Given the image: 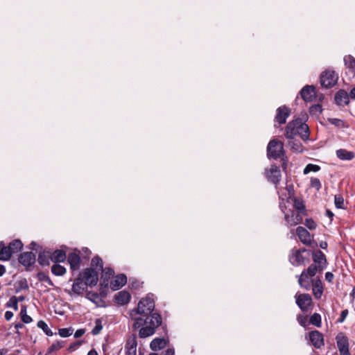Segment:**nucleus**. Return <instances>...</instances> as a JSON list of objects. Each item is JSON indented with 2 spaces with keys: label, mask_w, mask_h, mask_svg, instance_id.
Instances as JSON below:
<instances>
[{
  "label": "nucleus",
  "mask_w": 355,
  "mask_h": 355,
  "mask_svg": "<svg viewBox=\"0 0 355 355\" xmlns=\"http://www.w3.org/2000/svg\"><path fill=\"white\" fill-rule=\"evenodd\" d=\"M142 317L134 318V323L132 328L136 330L139 329V337L140 338H146L153 336L156 329L162 324V319L161 315L157 313Z\"/></svg>",
  "instance_id": "1"
},
{
  "label": "nucleus",
  "mask_w": 355,
  "mask_h": 355,
  "mask_svg": "<svg viewBox=\"0 0 355 355\" xmlns=\"http://www.w3.org/2000/svg\"><path fill=\"white\" fill-rule=\"evenodd\" d=\"M311 258V251L306 248H293L288 255L289 262L293 266L305 265L310 261Z\"/></svg>",
  "instance_id": "2"
},
{
  "label": "nucleus",
  "mask_w": 355,
  "mask_h": 355,
  "mask_svg": "<svg viewBox=\"0 0 355 355\" xmlns=\"http://www.w3.org/2000/svg\"><path fill=\"white\" fill-rule=\"evenodd\" d=\"M323 270H320L318 266L311 264L306 269H304L298 277V284L300 286L306 291L311 289L310 282L314 279L317 273H320Z\"/></svg>",
  "instance_id": "3"
},
{
  "label": "nucleus",
  "mask_w": 355,
  "mask_h": 355,
  "mask_svg": "<svg viewBox=\"0 0 355 355\" xmlns=\"http://www.w3.org/2000/svg\"><path fill=\"white\" fill-rule=\"evenodd\" d=\"M155 302L153 300L147 296L142 298L138 303L137 307L132 311V313L139 314L141 316H146L153 313L155 309Z\"/></svg>",
  "instance_id": "4"
},
{
  "label": "nucleus",
  "mask_w": 355,
  "mask_h": 355,
  "mask_svg": "<svg viewBox=\"0 0 355 355\" xmlns=\"http://www.w3.org/2000/svg\"><path fill=\"white\" fill-rule=\"evenodd\" d=\"M284 155V144L276 139H272L268 144L267 155L269 159H277Z\"/></svg>",
  "instance_id": "5"
},
{
  "label": "nucleus",
  "mask_w": 355,
  "mask_h": 355,
  "mask_svg": "<svg viewBox=\"0 0 355 355\" xmlns=\"http://www.w3.org/2000/svg\"><path fill=\"white\" fill-rule=\"evenodd\" d=\"M338 80V74L332 70H326L320 76V84L322 87L326 89L334 87L337 83Z\"/></svg>",
  "instance_id": "6"
},
{
  "label": "nucleus",
  "mask_w": 355,
  "mask_h": 355,
  "mask_svg": "<svg viewBox=\"0 0 355 355\" xmlns=\"http://www.w3.org/2000/svg\"><path fill=\"white\" fill-rule=\"evenodd\" d=\"M79 275L87 286L93 287L97 284L98 274L94 268H87L80 272Z\"/></svg>",
  "instance_id": "7"
},
{
  "label": "nucleus",
  "mask_w": 355,
  "mask_h": 355,
  "mask_svg": "<svg viewBox=\"0 0 355 355\" xmlns=\"http://www.w3.org/2000/svg\"><path fill=\"white\" fill-rule=\"evenodd\" d=\"M336 344L340 355H350L349 351V339L343 334L339 333L336 337Z\"/></svg>",
  "instance_id": "8"
},
{
  "label": "nucleus",
  "mask_w": 355,
  "mask_h": 355,
  "mask_svg": "<svg viewBox=\"0 0 355 355\" xmlns=\"http://www.w3.org/2000/svg\"><path fill=\"white\" fill-rule=\"evenodd\" d=\"M296 304L299 308L303 311H307L312 304V298L309 294L302 293L296 294L295 296Z\"/></svg>",
  "instance_id": "9"
},
{
  "label": "nucleus",
  "mask_w": 355,
  "mask_h": 355,
  "mask_svg": "<svg viewBox=\"0 0 355 355\" xmlns=\"http://www.w3.org/2000/svg\"><path fill=\"white\" fill-rule=\"evenodd\" d=\"M266 175L268 181L271 182L276 187L281 180V171L279 168L272 164L269 169L266 170Z\"/></svg>",
  "instance_id": "10"
},
{
  "label": "nucleus",
  "mask_w": 355,
  "mask_h": 355,
  "mask_svg": "<svg viewBox=\"0 0 355 355\" xmlns=\"http://www.w3.org/2000/svg\"><path fill=\"white\" fill-rule=\"evenodd\" d=\"M300 123V119L297 118L290 121L286 126L284 135L288 139H293L297 135L298 124Z\"/></svg>",
  "instance_id": "11"
},
{
  "label": "nucleus",
  "mask_w": 355,
  "mask_h": 355,
  "mask_svg": "<svg viewBox=\"0 0 355 355\" xmlns=\"http://www.w3.org/2000/svg\"><path fill=\"white\" fill-rule=\"evenodd\" d=\"M310 284L314 297L317 300L320 299L324 292L323 283L321 279L319 277H315L311 280Z\"/></svg>",
  "instance_id": "12"
},
{
  "label": "nucleus",
  "mask_w": 355,
  "mask_h": 355,
  "mask_svg": "<svg viewBox=\"0 0 355 355\" xmlns=\"http://www.w3.org/2000/svg\"><path fill=\"white\" fill-rule=\"evenodd\" d=\"M311 257L313 261V265L318 266L320 270H324L326 268L327 262L326 257L322 251L311 252Z\"/></svg>",
  "instance_id": "13"
},
{
  "label": "nucleus",
  "mask_w": 355,
  "mask_h": 355,
  "mask_svg": "<svg viewBox=\"0 0 355 355\" xmlns=\"http://www.w3.org/2000/svg\"><path fill=\"white\" fill-rule=\"evenodd\" d=\"M291 114V110L286 105H282L277 109L275 121L279 124H284Z\"/></svg>",
  "instance_id": "14"
},
{
  "label": "nucleus",
  "mask_w": 355,
  "mask_h": 355,
  "mask_svg": "<svg viewBox=\"0 0 355 355\" xmlns=\"http://www.w3.org/2000/svg\"><path fill=\"white\" fill-rule=\"evenodd\" d=\"M309 338L310 342L315 348L320 349L324 345V337L322 334L319 331H311L309 334Z\"/></svg>",
  "instance_id": "15"
},
{
  "label": "nucleus",
  "mask_w": 355,
  "mask_h": 355,
  "mask_svg": "<svg viewBox=\"0 0 355 355\" xmlns=\"http://www.w3.org/2000/svg\"><path fill=\"white\" fill-rule=\"evenodd\" d=\"M18 259L21 265L27 268L35 263L36 257L32 252H25L19 255Z\"/></svg>",
  "instance_id": "16"
},
{
  "label": "nucleus",
  "mask_w": 355,
  "mask_h": 355,
  "mask_svg": "<svg viewBox=\"0 0 355 355\" xmlns=\"http://www.w3.org/2000/svg\"><path fill=\"white\" fill-rule=\"evenodd\" d=\"M296 234L303 244L306 245H310L311 244L312 236L304 227L302 226L297 227L296 228Z\"/></svg>",
  "instance_id": "17"
},
{
  "label": "nucleus",
  "mask_w": 355,
  "mask_h": 355,
  "mask_svg": "<svg viewBox=\"0 0 355 355\" xmlns=\"http://www.w3.org/2000/svg\"><path fill=\"white\" fill-rule=\"evenodd\" d=\"M301 213H296L293 211L291 212V214H285L284 218L286 222V225L288 226H295L297 224L302 223V216L301 215Z\"/></svg>",
  "instance_id": "18"
},
{
  "label": "nucleus",
  "mask_w": 355,
  "mask_h": 355,
  "mask_svg": "<svg viewBox=\"0 0 355 355\" xmlns=\"http://www.w3.org/2000/svg\"><path fill=\"white\" fill-rule=\"evenodd\" d=\"M300 94L305 101L311 102L315 97V87L313 85H306L301 89Z\"/></svg>",
  "instance_id": "19"
},
{
  "label": "nucleus",
  "mask_w": 355,
  "mask_h": 355,
  "mask_svg": "<svg viewBox=\"0 0 355 355\" xmlns=\"http://www.w3.org/2000/svg\"><path fill=\"white\" fill-rule=\"evenodd\" d=\"M87 286L83 280V278L80 277V275L74 280L73 284L72 285L71 291H69V295H71V293L76 295L82 294L86 289Z\"/></svg>",
  "instance_id": "20"
},
{
  "label": "nucleus",
  "mask_w": 355,
  "mask_h": 355,
  "mask_svg": "<svg viewBox=\"0 0 355 355\" xmlns=\"http://www.w3.org/2000/svg\"><path fill=\"white\" fill-rule=\"evenodd\" d=\"M137 341L135 335L130 337L125 343V355H136L137 354Z\"/></svg>",
  "instance_id": "21"
},
{
  "label": "nucleus",
  "mask_w": 355,
  "mask_h": 355,
  "mask_svg": "<svg viewBox=\"0 0 355 355\" xmlns=\"http://www.w3.org/2000/svg\"><path fill=\"white\" fill-rule=\"evenodd\" d=\"M349 94H348L346 91L344 89H340L335 95L336 103L339 106L347 105L349 102Z\"/></svg>",
  "instance_id": "22"
},
{
  "label": "nucleus",
  "mask_w": 355,
  "mask_h": 355,
  "mask_svg": "<svg viewBox=\"0 0 355 355\" xmlns=\"http://www.w3.org/2000/svg\"><path fill=\"white\" fill-rule=\"evenodd\" d=\"M67 261L72 270H78L80 266V257L76 252H71L67 257Z\"/></svg>",
  "instance_id": "23"
},
{
  "label": "nucleus",
  "mask_w": 355,
  "mask_h": 355,
  "mask_svg": "<svg viewBox=\"0 0 355 355\" xmlns=\"http://www.w3.org/2000/svg\"><path fill=\"white\" fill-rule=\"evenodd\" d=\"M127 282V277L124 274L117 275L114 279L110 282V287L112 290L116 291L123 286Z\"/></svg>",
  "instance_id": "24"
},
{
  "label": "nucleus",
  "mask_w": 355,
  "mask_h": 355,
  "mask_svg": "<svg viewBox=\"0 0 355 355\" xmlns=\"http://www.w3.org/2000/svg\"><path fill=\"white\" fill-rule=\"evenodd\" d=\"M168 340L163 338H155L150 343L152 351L156 352L164 349L167 346Z\"/></svg>",
  "instance_id": "25"
},
{
  "label": "nucleus",
  "mask_w": 355,
  "mask_h": 355,
  "mask_svg": "<svg viewBox=\"0 0 355 355\" xmlns=\"http://www.w3.org/2000/svg\"><path fill=\"white\" fill-rule=\"evenodd\" d=\"M130 294L125 291H121L117 293L114 296V300L119 305H125L130 300Z\"/></svg>",
  "instance_id": "26"
},
{
  "label": "nucleus",
  "mask_w": 355,
  "mask_h": 355,
  "mask_svg": "<svg viewBox=\"0 0 355 355\" xmlns=\"http://www.w3.org/2000/svg\"><path fill=\"white\" fill-rule=\"evenodd\" d=\"M336 156L340 160H352L355 157V153L353 151H349L346 149L340 148L336 151Z\"/></svg>",
  "instance_id": "27"
},
{
  "label": "nucleus",
  "mask_w": 355,
  "mask_h": 355,
  "mask_svg": "<svg viewBox=\"0 0 355 355\" xmlns=\"http://www.w3.org/2000/svg\"><path fill=\"white\" fill-rule=\"evenodd\" d=\"M50 255L51 261L54 263L64 262L67 259L66 253L62 250H56Z\"/></svg>",
  "instance_id": "28"
},
{
  "label": "nucleus",
  "mask_w": 355,
  "mask_h": 355,
  "mask_svg": "<svg viewBox=\"0 0 355 355\" xmlns=\"http://www.w3.org/2000/svg\"><path fill=\"white\" fill-rule=\"evenodd\" d=\"M299 135L303 140H307L309 137V130L308 125L303 123L300 119V123L298 124Z\"/></svg>",
  "instance_id": "29"
},
{
  "label": "nucleus",
  "mask_w": 355,
  "mask_h": 355,
  "mask_svg": "<svg viewBox=\"0 0 355 355\" xmlns=\"http://www.w3.org/2000/svg\"><path fill=\"white\" fill-rule=\"evenodd\" d=\"M12 257V253L8 246H5L3 242H0V260L8 261Z\"/></svg>",
  "instance_id": "30"
},
{
  "label": "nucleus",
  "mask_w": 355,
  "mask_h": 355,
  "mask_svg": "<svg viewBox=\"0 0 355 355\" xmlns=\"http://www.w3.org/2000/svg\"><path fill=\"white\" fill-rule=\"evenodd\" d=\"M8 246L12 254L21 251L23 248V243L19 239H15L10 242Z\"/></svg>",
  "instance_id": "31"
},
{
  "label": "nucleus",
  "mask_w": 355,
  "mask_h": 355,
  "mask_svg": "<svg viewBox=\"0 0 355 355\" xmlns=\"http://www.w3.org/2000/svg\"><path fill=\"white\" fill-rule=\"evenodd\" d=\"M38 263L42 266H49L51 261V255L49 252H40L38 256Z\"/></svg>",
  "instance_id": "32"
},
{
  "label": "nucleus",
  "mask_w": 355,
  "mask_h": 355,
  "mask_svg": "<svg viewBox=\"0 0 355 355\" xmlns=\"http://www.w3.org/2000/svg\"><path fill=\"white\" fill-rule=\"evenodd\" d=\"M344 62L346 67L355 73V58L351 55H345Z\"/></svg>",
  "instance_id": "33"
},
{
  "label": "nucleus",
  "mask_w": 355,
  "mask_h": 355,
  "mask_svg": "<svg viewBox=\"0 0 355 355\" xmlns=\"http://www.w3.org/2000/svg\"><path fill=\"white\" fill-rule=\"evenodd\" d=\"M102 275L101 278L103 279V282H108L112 277H114V271L111 268H103L102 270Z\"/></svg>",
  "instance_id": "34"
},
{
  "label": "nucleus",
  "mask_w": 355,
  "mask_h": 355,
  "mask_svg": "<svg viewBox=\"0 0 355 355\" xmlns=\"http://www.w3.org/2000/svg\"><path fill=\"white\" fill-rule=\"evenodd\" d=\"M51 272L56 276H62L66 272V268L55 263L51 267Z\"/></svg>",
  "instance_id": "35"
},
{
  "label": "nucleus",
  "mask_w": 355,
  "mask_h": 355,
  "mask_svg": "<svg viewBox=\"0 0 355 355\" xmlns=\"http://www.w3.org/2000/svg\"><path fill=\"white\" fill-rule=\"evenodd\" d=\"M29 288L26 279L24 278L19 280L15 285V291L19 293L22 290H28Z\"/></svg>",
  "instance_id": "36"
},
{
  "label": "nucleus",
  "mask_w": 355,
  "mask_h": 355,
  "mask_svg": "<svg viewBox=\"0 0 355 355\" xmlns=\"http://www.w3.org/2000/svg\"><path fill=\"white\" fill-rule=\"evenodd\" d=\"M288 145L291 146V149L295 152H302L303 146L302 144L297 140L289 139Z\"/></svg>",
  "instance_id": "37"
},
{
  "label": "nucleus",
  "mask_w": 355,
  "mask_h": 355,
  "mask_svg": "<svg viewBox=\"0 0 355 355\" xmlns=\"http://www.w3.org/2000/svg\"><path fill=\"white\" fill-rule=\"evenodd\" d=\"M309 322L317 327H321L322 320L320 315L318 313H313L310 318Z\"/></svg>",
  "instance_id": "38"
},
{
  "label": "nucleus",
  "mask_w": 355,
  "mask_h": 355,
  "mask_svg": "<svg viewBox=\"0 0 355 355\" xmlns=\"http://www.w3.org/2000/svg\"><path fill=\"white\" fill-rule=\"evenodd\" d=\"M294 207L298 211L299 213L306 214V207L302 200L297 198H295Z\"/></svg>",
  "instance_id": "39"
},
{
  "label": "nucleus",
  "mask_w": 355,
  "mask_h": 355,
  "mask_svg": "<svg viewBox=\"0 0 355 355\" xmlns=\"http://www.w3.org/2000/svg\"><path fill=\"white\" fill-rule=\"evenodd\" d=\"M91 266L92 268L96 267L98 268L99 270H102L103 268V263L102 259L98 256L94 257L91 261Z\"/></svg>",
  "instance_id": "40"
},
{
  "label": "nucleus",
  "mask_w": 355,
  "mask_h": 355,
  "mask_svg": "<svg viewBox=\"0 0 355 355\" xmlns=\"http://www.w3.org/2000/svg\"><path fill=\"white\" fill-rule=\"evenodd\" d=\"M37 277L40 282H46L51 286H53V282L46 273L40 272L37 274Z\"/></svg>",
  "instance_id": "41"
},
{
  "label": "nucleus",
  "mask_w": 355,
  "mask_h": 355,
  "mask_svg": "<svg viewBox=\"0 0 355 355\" xmlns=\"http://www.w3.org/2000/svg\"><path fill=\"white\" fill-rule=\"evenodd\" d=\"M37 326L42 329L47 336H50L53 335L51 329L48 327L47 324L44 320L38 321Z\"/></svg>",
  "instance_id": "42"
},
{
  "label": "nucleus",
  "mask_w": 355,
  "mask_h": 355,
  "mask_svg": "<svg viewBox=\"0 0 355 355\" xmlns=\"http://www.w3.org/2000/svg\"><path fill=\"white\" fill-rule=\"evenodd\" d=\"M334 204L338 209H345L344 198L341 195H336L334 196Z\"/></svg>",
  "instance_id": "43"
},
{
  "label": "nucleus",
  "mask_w": 355,
  "mask_h": 355,
  "mask_svg": "<svg viewBox=\"0 0 355 355\" xmlns=\"http://www.w3.org/2000/svg\"><path fill=\"white\" fill-rule=\"evenodd\" d=\"M64 346V341H56L53 343L49 348L48 352L49 353H53L54 352H56L61 348H62Z\"/></svg>",
  "instance_id": "44"
},
{
  "label": "nucleus",
  "mask_w": 355,
  "mask_h": 355,
  "mask_svg": "<svg viewBox=\"0 0 355 355\" xmlns=\"http://www.w3.org/2000/svg\"><path fill=\"white\" fill-rule=\"evenodd\" d=\"M103 329L102 322L101 319H96L95 320V327L92 330V334L94 336L98 335L100 334Z\"/></svg>",
  "instance_id": "45"
},
{
  "label": "nucleus",
  "mask_w": 355,
  "mask_h": 355,
  "mask_svg": "<svg viewBox=\"0 0 355 355\" xmlns=\"http://www.w3.org/2000/svg\"><path fill=\"white\" fill-rule=\"evenodd\" d=\"M8 308H12L15 311L18 310V303L17 302L16 296H12L10 298L6 304Z\"/></svg>",
  "instance_id": "46"
},
{
  "label": "nucleus",
  "mask_w": 355,
  "mask_h": 355,
  "mask_svg": "<svg viewBox=\"0 0 355 355\" xmlns=\"http://www.w3.org/2000/svg\"><path fill=\"white\" fill-rule=\"evenodd\" d=\"M320 167L318 165L313 164H309L306 166V167L304 169V173L307 174L311 171L317 172L320 171Z\"/></svg>",
  "instance_id": "47"
},
{
  "label": "nucleus",
  "mask_w": 355,
  "mask_h": 355,
  "mask_svg": "<svg viewBox=\"0 0 355 355\" xmlns=\"http://www.w3.org/2000/svg\"><path fill=\"white\" fill-rule=\"evenodd\" d=\"M322 111V106L320 104L313 105L309 108V113L311 115H317Z\"/></svg>",
  "instance_id": "48"
},
{
  "label": "nucleus",
  "mask_w": 355,
  "mask_h": 355,
  "mask_svg": "<svg viewBox=\"0 0 355 355\" xmlns=\"http://www.w3.org/2000/svg\"><path fill=\"white\" fill-rule=\"evenodd\" d=\"M72 331L70 328H62L59 329V335L61 337L67 338L72 334Z\"/></svg>",
  "instance_id": "49"
},
{
  "label": "nucleus",
  "mask_w": 355,
  "mask_h": 355,
  "mask_svg": "<svg viewBox=\"0 0 355 355\" xmlns=\"http://www.w3.org/2000/svg\"><path fill=\"white\" fill-rule=\"evenodd\" d=\"M304 225L311 230H315L317 227L315 222L312 218H306Z\"/></svg>",
  "instance_id": "50"
},
{
  "label": "nucleus",
  "mask_w": 355,
  "mask_h": 355,
  "mask_svg": "<svg viewBox=\"0 0 355 355\" xmlns=\"http://www.w3.org/2000/svg\"><path fill=\"white\" fill-rule=\"evenodd\" d=\"M311 186L318 191L320 190L322 187L320 180L317 178H312L311 179Z\"/></svg>",
  "instance_id": "51"
},
{
  "label": "nucleus",
  "mask_w": 355,
  "mask_h": 355,
  "mask_svg": "<svg viewBox=\"0 0 355 355\" xmlns=\"http://www.w3.org/2000/svg\"><path fill=\"white\" fill-rule=\"evenodd\" d=\"M329 121L337 127H340L343 124V121L338 119H329Z\"/></svg>",
  "instance_id": "52"
},
{
  "label": "nucleus",
  "mask_w": 355,
  "mask_h": 355,
  "mask_svg": "<svg viewBox=\"0 0 355 355\" xmlns=\"http://www.w3.org/2000/svg\"><path fill=\"white\" fill-rule=\"evenodd\" d=\"M348 315V310L344 309L341 311L340 316L339 319L338 320V322L340 323H342L345 321V318H347Z\"/></svg>",
  "instance_id": "53"
},
{
  "label": "nucleus",
  "mask_w": 355,
  "mask_h": 355,
  "mask_svg": "<svg viewBox=\"0 0 355 355\" xmlns=\"http://www.w3.org/2000/svg\"><path fill=\"white\" fill-rule=\"evenodd\" d=\"M297 320L298 322L300 324V325H302L303 327H304L306 325V323L307 321L306 317L302 315H297Z\"/></svg>",
  "instance_id": "54"
},
{
  "label": "nucleus",
  "mask_w": 355,
  "mask_h": 355,
  "mask_svg": "<svg viewBox=\"0 0 355 355\" xmlns=\"http://www.w3.org/2000/svg\"><path fill=\"white\" fill-rule=\"evenodd\" d=\"M81 344V342L80 341H77V342H75L73 343H72L71 345H69V347H68V350L69 352H73L74 351L77 347H78Z\"/></svg>",
  "instance_id": "55"
},
{
  "label": "nucleus",
  "mask_w": 355,
  "mask_h": 355,
  "mask_svg": "<svg viewBox=\"0 0 355 355\" xmlns=\"http://www.w3.org/2000/svg\"><path fill=\"white\" fill-rule=\"evenodd\" d=\"M85 332V331L83 329H78L76 331V332L74 334V337L76 338H80L81 336H83L84 335Z\"/></svg>",
  "instance_id": "56"
},
{
  "label": "nucleus",
  "mask_w": 355,
  "mask_h": 355,
  "mask_svg": "<svg viewBox=\"0 0 355 355\" xmlns=\"http://www.w3.org/2000/svg\"><path fill=\"white\" fill-rule=\"evenodd\" d=\"M21 319L22 322L26 324L31 323L33 320L32 318L27 314L26 315H24Z\"/></svg>",
  "instance_id": "57"
},
{
  "label": "nucleus",
  "mask_w": 355,
  "mask_h": 355,
  "mask_svg": "<svg viewBox=\"0 0 355 355\" xmlns=\"http://www.w3.org/2000/svg\"><path fill=\"white\" fill-rule=\"evenodd\" d=\"M334 279V275L333 273H331V272H326L325 274V279L328 282H331L332 280Z\"/></svg>",
  "instance_id": "58"
},
{
  "label": "nucleus",
  "mask_w": 355,
  "mask_h": 355,
  "mask_svg": "<svg viewBox=\"0 0 355 355\" xmlns=\"http://www.w3.org/2000/svg\"><path fill=\"white\" fill-rule=\"evenodd\" d=\"M4 317L7 321H9L13 317V313L12 311H7L5 313Z\"/></svg>",
  "instance_id": "59"
},
{
  "label": "nucleus",
  "mask_w": 355,
  "mask_h": 355,
  "mask_svg": "<svg viewBox=\"0 0 355 355\" xmlns=\"http://www.w3.org/2000/svg\"><path fill=\"white\" fill-rule=\"evenodd\" d=\"M27 308H26V306L25 305H22L21 307V311H20V316H21V318L24 316V315H26L27 314Z\"/></svg>",
  "instance_id": "60"
},
{
  "label": "nucleus",
  "mask_w": 355,
  "mask_h": 355,
  "mask_svg": "<svg viewBox=\"0 0 355 355\" xmlns=\"http://www.w3.org/2000/svg\"><path fill=\"white\" fill-rule=\"evenodd\" d=\"M5 272H6L5 266L0 264V277L3 276Z\"/></svg>",
  "instance_id": "61"
},
{
  "label": "nucleus",
  "mask_w": 355,
  "mask_h": 355,
  "mask_svg": "<svg viewBox=\"0 0 355 355\" xmlns=\"http://www.w3.org/2000/svg\"><path fill=\"white\" fill-rule=\"evenodd\" d=\"M349 94L351 98L355 99V87L351 89Z\"/></svg>",
  "instance_id": "62"
},
{
  "label": "nucleus",
  "mask_w": 355,
  "mask_h": 355,
  "mask_svg": "<svg viewBox=\"0 0 355 355\" xmlns=\"http://www.w3.org/2000/svg\"><path fill=\"white\" fill-rule=\"evenodd\" d=\"M24 327V325L21 322H18L15 324V328L17 330L19 329H22Z\"/></svg>",
  "instance_id": "63"
},
{
  "label": "nucleus",
  "mask_w": 355,
  "mask_h": 355,
  "mask_svg": "<svg viewBox=\"0 0 355 355\" xmlns=\"http://www.w3.org/2000/svg\"><path fill=\"white\" fill-rule=\"evenodd\" d=\"M87 355H98V354L97 352L95 349H91L88 352Z\"/></svg>",
  "instance_id": "64"
}]
</instances>
